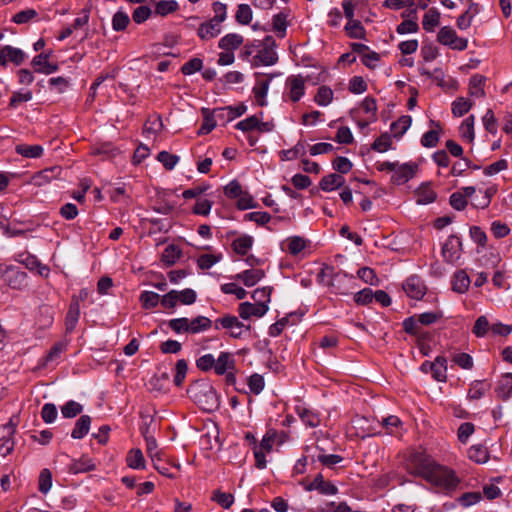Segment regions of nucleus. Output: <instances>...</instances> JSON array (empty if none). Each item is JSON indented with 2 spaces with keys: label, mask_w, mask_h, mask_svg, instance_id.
I'll list each match as a JSON object with an SVG mask.
<instances>
[{
  "label": "nucleus",
  "mask_w": 512,
  "mask_h": 512,
  "mask_svg": "<svg viewBox=\"0 0 512 512\" xmlns=\"http://www.w3.org/2000/svg\"><path fill=\"white\" fill-rule=\"evenodd\" d=\"M190 398L204 411L212 412L219 408L220 400L216 389L207 381H197L187 390Z\"/></svg>",
  "instance_id": "nucleus-1"
},
{
  "label": "nucleus",
  "mask_w": 512,
  "mask_h": 512,
  "mask_svg": "<svg viewBox=\"0 0 512 512\" xmlns=\"http://www.w3.org/2000/svg\"><path fill=\"white\" fill-rule=\"evenodd\" d=\"M168 326L177 334H197L210 329L212 326V321L205 316H197L193 319L182 317L169 320Z\"/></svg>",
  "instance_id": "nucleus-2"
},
{
  "label": "nucleus",
  "mask_w": 512,
  "mask_h": 512,
  "mask_svg": "<svg viewBox=\"0 0 512 512\" xmlns=\"http://www.w3.org/2000/svg\"><path fill=\"white\" fill-rule=\"evenodd\" d=\"M425 480L435 486L446 489L455 488L459 482L451 469L438 465L435 462L425 477Z\"/></svg>",
  "instance_id": "nucleus-3"
},
{
  "label": "nucleus",
  "mask_w": 512,
  "mask_h": 512,
  "mask_svg": "<svg viewBox=\"0 0 512 512\" xmlns=\"http://www.w3.org/2000/svg\"><path fill=\"white\" fill-rule=\"evenodd\" d=\"M434 462L425 452L415 451L407 458L405 467L409 474L425 479Z\"/></svg>",
  "instance_id": "nucleus-4"
},
{
  "label": "nucleus",
  "mask_w": 512,
  "mask_h": 512,
  "mask_svg": "<svg viewBox=\"0 0 512 512\" xmlns=\"http://www.w3.org/2000/svg\"><path fill=\"white\" fill-rule=\"evenodd\" d=\"M4 283L11 289L24 290L28 287V275L19 267L9 265L0 268Z\"/></svg>",
  "instance_id": "nucleus-5"
},
{
  "label": "nucleus",
  "mask_w": 512,
  "mask_h": 512,
  "mask_svg": "<svg viewBox=\"0 0 512 512\" xmlns=\"http://www.w3.org/2000/svg\"><path fill=\"white\" fill-rule=\"evenodd\" d=\"M284 101L297 103L305 95V79L301 75H291L285 82Z\"/></svg>",
  "instance_id": "nucleus-6"
},
{
  "label": "nucleus",
  "mask_w": 512,
  "mask_h": 512,
  "mask_svg": "<svg viewBox=\"0 0 512 512\" xmlns=\"http://www.w3.org/2000/svg\"><path fill=\"white\" fill-rule=\"evenodd\" d=\"M15 261L24 265L29 271L36 272L41 277L47 278L49 276V267L42 264L35 255L27 251L17 253Z\"/></svg>",
  "instance_id": "nucleus-7"
},
{
  "label": "nucleus",
  "mask_w": 512,
  "mask_h": 512,
  "mask_svg": "<svg viewBox=\"0 0 512 512\" xmlns=\"http://www.w3.org/2000/svg\"><path fill=\"white\" fill-rule=\"evenodd\" d=\"M276 41L272 36H266L260 44V49L255 56L259 62L265 66H271L277 63L278 55L275 51Z\"/></svg>",
  "instance_id": "nucleus-8"
},
{
  "label": "nucleus",
  "mask_w": 512,
  "mask_h": 512,
  "mask_svg": "<svg viewBox=\"0 0 512 512\" xmlns=\"http://www.w3.org/2000/svg\"><path fill=\"white\" fill-rule=\"evenodd\" d=\"M437 40L442 45L459 51L465 50L468 45L467 39L458 37L450 26H444L439 30Z\"/></svg>",
  "instance_id": "nucleus-9"
},
{
  "label": "nucleus",
  "mask_w": 512,
  "mask_h": 512,
  "mask_svg": "<svg viewBox=\"0 0 512 512\" xmlns=\"http://www.w3.org/2000/svg\"><path fill=\"white\" fill-rule=\"evenodd\" d=\"M89 290L82 288L78 295H74L71 299L68 315L66 317V332L72 330L78 322L80 316V302L85 301L89 297Z\"/></svg>",
  "instance_id": "nucleus-10"
},
{
  "label": "nucleus",
  "mask_w": 512,
  "mask_h": 512,
  "mask_svg": "<svg viewBox=\"0 0 512 512\" xmlns=\"http://www.w3.org/2000/svg\"><path fill=\"white\" fill-rule=\"evenodd\" d=\"M215 329H227L230 330V336L233 338H240L242 336L243 328L250 330L251 326H245L236 316L225 315L218 318L214 322Z\"/></svg>",
  "instance_id": "nucleus-11"
},
{
  "label": "nucleus",
  "mask_w": 512,
  "mask_h": 512,
  "mask_svg": "<svg viewBox=\"0 0 512 512\" xmlns=\"http://www.w3.org/2000/svg\"><path fill=\"white\" fill-rule=\"evenodd\" d=\"M26 58V54L19 48L5 45L0 47V65L7 66L13 63L16 66L21 65Z\"/></svg>",
  "instance_id": "nucleus-12"
},
{
  "label": "nucleus",
  "mask_w": 512,
  "mask_h": 512,
  "mask_svg": "<svg viewBox=\"0 0 512 512\" xmlns=\"http://www.w3.org/2000/svg\"><path fill=\"white\" fill-rule=\"evenodd\" d=\"M461 240L458 236L451 235L448 237L442 247V256L448 263H455L461 255Z\"/></svg>",
  "instance_id": "nucleus-13"
},
{
  "label": "nucleus",
  "mask_w": 512,
  "mask_h": 512,
  "mask_svg": "<svg viewBox=\"0 0 512 512\" xmlns=\"http://www.w3.org/2000/svg\"><path fill=\"white\" fill-rule=\"evenodd\" d=\"M403 289L406 294L413 299L419 300L426 294V286L423 280L416 276H410L403 284Z\"/></svg>",
  "instance_id": "nucleus-14"
},
{
  "label": "nucleus",
  "mask_w": 512,
  "mask_h": 512,
  "mask_svg": "<svg viewBox=\"0 0 512 512\" xmlns=\"http://www.w3.org/2000/svg\"><path fill=\"white\" fill-rule=\"evenodd\" d=\"M418 169V165L415 163H405L399 165L393 171L392 182L397 185H401L412 179Z\"/></svg>",
  "instance_id": "nucleus-15"
},
{
  "label": "nucleus",
  "mask_w": 512,
  "mask_h": 512,
  "mask_svg": "<svg viewBox=\"0 0 512 512\" xmlns=\"http://www.w3.org/2000/svg\"><path fill=\"white\" fill-rule=\"evenodd\" d=\"M305 490H316L323 495H336L338 493V488L330 481H326L321 473H318L315 478L305 486Z\"/></svg>",
  "instance_id": "nucleus-16"
},
{
  "label": "nucleus",
  "mask_w": 512,
  "mask_h": 512,
  "mask_svg": "<svg viewBox=\"0 0 512 512\" xmlns=\"http://www.w3.org/2000/svg\"><path fill=\"white\" fill-rule=\"evenodd\" d=\"M268 309V305L242 302L238 306V313L242 319L246 320L251 318L252 316L261 318L267 313Z\"/></svg>",
  "instance_id": "nucleus-17"
},
{
  "label": "nucleus",
  "mask_w": 512,
  "mask_h": 512,
  "mask_svg": "<svg viewBox=\"0 0 512 512\" xmlns=\"http://www.w3.org/2000/svg\"><path fill=\"white\" fill-rule=\"evenodd\" d=\"M471 279L467 272L463 269L457 270L451 280V288L458 294H464L468 291Z\"/></svg>",
  "instance_id": "nucleus-18"
},
{
  "label": "nucleus",
  "mask_w": 512,
  "mask_h": 512,
  "mask_svg": "<svg viewBox=\"0 0 512 512\" xmlns=\"http://www.w3.org/2000/svg\"><path fill=\"white\" fill-rule=\"evenodd\" d=\"M235 370V359L229 352H221L217 359H215V373L217 375H224L228 371Z\"/></svg>",
  "instance_id": "nucleus-19"
},
{
  "label": "nucleus",
  "mask_w": 512,
  "mask_h": 512,
  "mask_svg": "<svg viewBox=\"0 0 512 512\" xmlns=\"http://www.w3.org/2000/svg\"><path fill=\"white\" fill-rule=\"evenodd\" d=\"M15 152L24 158L36 159L43 155L44 149L39 144L19 143L15 146Z\"/></svg>",
  "instance_id": "nucleus-20"
},
{
  "label": "nucleus",
  "mask_w": 512,
  "mask_h": 512,
  "mask_svg": "<svg viewBox=\"0 0 512 512\" xmlns=\"http://www.w3.org/2000/svg\"><path fill=\"white\" fill-rule=\"evenodd\" d=\"M32 65L36 72L47 75L58 69L57 65L49 61V55L44 53L35 56L32 60Z\"/></svg>",
  "instance_id": "nucleus-21"
},
{
  "label": "nucleus",
  "mask_w": 512,
  "mask_h": 512,
  "mask_svg": "<svg viewBox=\"0 0 512 512\" xmlns=\"http://www.w3.org/2000/svg\"><path fill=\"white\" fill-rule=\"evenodd\" d=\"M264 276L263 269H248L236 274L235 279L242 281L245 286L251 287L256 285Z\"/></svg>",
  "instance_id": "nucleus-22"
},
{
  "label": "nucleus",
  "mask_w": 512,
  "mask_h": 512,
  "mask_svg": "<svg viewBox=\"0 0 512 512\" xmlns=\"http://www.w3.org/2000/svg\"><path fill=\"white\" fill-rule=\"evenodd\" d=\"M296 413L307 427L315 428L320 425L321 420L317 412L312 411L304 406H297Z\"/></svg>",
  "instance_id": "nucleus-23"
},
{
  "label": "nucleus",
  "mask_w": 512,
  "mask_h": 512,
  "mask_svg": "<svg viewBox=\"0 0 512 512\" xmlns=\"http://www.w3.org/2000/svg\"><path fill=\"white\" fill-rule=\"evenodd\" d=\"M3 443L0 447V452L3 456L9 454L14 448L12 436L15 433V424L10 420L7 424L3 425Z\"/></svg>",
  "instance_id": "nucleus-24"
},
{
  "label": "nucleus",
  "mask_w": 512,
  "mask_h": 512,
  "mask_svg": "<svg viewBox=\"0 0 512 512\" xmlns=\"http://www.w3.org/2000/svg\"><path fill=\"white\" fill-rule=\"evenodd\" d=\"M220 32L221 24L211 19L199 26L197 34L202 40H209L216 37Z\"/></svg>",
  "instance_id": "nucleus-25"
},
{
  "label": "nucleus",
  "mask_w": 512,
  "mask_h": 512,
  "mask_svg": "<svg viewBox=\"0 0 512 512\" xmlns=\"http://www.w3.org/2000/svg\"><path fill=\"white\" fill-rule=\"evenodd\" d=\"M344 183L345 179L342 175L331 173L321 179L319 186L323 191L329 192L342 187Z\"/></svg>",
  "instance_id": "nucleus-26"
},
{
  "label": "nucleus",
  "mask_w": 512,
  "mask_h": 512,
  "mask_svg": "<svg viewBox=\"0 0 512 512\" xmlns=\"http://www.w3.org/2000/svg\"><path fill=\"white\" fill-rule=\"evenodd\" d=\"M432 378L438 382L447 380V359L444 356H437L433 361L431 369Z\"/></svg>",
  "instance_id": "nucleus-27"
},
{
  "label": "nucleus",
  "mask_w": 512,
  "mask_h": 512,
  "mask_svg": "<svg viewBox=\"0 0 512 512\" xmlns=\"http://www.w3.org/2000/svg\"><path fill=\"white\" fill-rule=\"evenodd\" d=\"M243 41L242 35L229 33L219 40L218 46L225 51H234L242 45Z\"/></svg>",
  "instance_id": "nucleus-28"
},
{
  "label": "nucleus",
  "mask_w": 512,
  "mask_h": 512,
  "mask_svg": "<svg viewBox=\"0 0 512 512\" xmlns=\"http://www.w3.org/2000/svg\"><path fill=\"white\" fill-rule=\"evenodd\" d=\"M91 426V417L89 415H81L76 421L74 428L71 431V437L73 439H82L85 437Z\"/></svg>",
  "instance_id": "nucleus-29"
},
{
  "label": "nucleus",
  "mask_w": 512,
  "mask_h": 512,
  "mask_svg": "<svg viewBox=\"0 0 512 512\" xmlns=\"http://www.w3.org/2000/svg\"><path fill=\"white\" fill-rule=\"evenodd\" d=\"M487 78L480 74L473 75L469 80V94L473 97H484V86Z\"/></svg>",
  "instance_id": "nucleus-30"
},
{
  "label": "nucleus",
  "mask_w": 512,
  "mask_h": 512,
  "mask_svg": "<svg viewBox=\"0 0 512 512\" xmlns=\"http://www.w3.org/2000/svg\"><path fill=\"white\" fill-rule=\"evenodd\" d=\"M203 123L198 131L199 135H206L210 133L218 124L213 110L209 108H202Z\"/></svg>",
  "instance_id": "nucleus-31"
},
{
  "label": "nucleus",
  "mask_w": 512,
  "mask_h": 512,
  "mask_svg": "<svg viewBox=\"0 0 512 512\" xmlns=\"http://www.w3.org/2000/svg\"><path fill=\"white\" fill-rule=\"evenodd\" d=\"M253 242H254V239L252 236L242 235V236L236 238L232 242L231 246H232L233 251L236 254H238L240 256H244L251 249Z\"/></svg>",
  "instance_id": "nucleus-32"
},
{
  "label": "nucleus",
  "mask_w": 512,
  "mask_h": 512,
  "mask_svg": "<svg viewBox=\"0 0 512 512\" xmlns=\"http://www.w3.org/2000/svg\"><path fill=\"white\" fill-rule=\"evenodd\" d=\"M288 14L285 12H280L275 14L272 18V30L276 33L277 37L284 38L287 33Z\"/></svg>",
  "instance_id": "nucleus-33"
},
{
  "label": "nucleus",
  "mask_w": 512,
  "mask_h": 512,
  "mask_svg": "<svg viewBox=\"0 0 512 512\" xmlns=\"http://www.w3.org/2000/svg\"><path fill=\"white\" fill-rule=\"evenodd\" d=\"M151 2L155 5V14L160 16H167L168 14L174 13L179 8V4L176 0H151Z\"/></svg>",
  "instance_id": "nucleus-34"
},
{
  "label": "nucleus",
  "mask_w": 512,
  "mask_h": 512,
  "mask_svg": "<svg viewBox=\"0 0 512 512\" xmlns=\"http://www.w3.org/2000/svg\"><path fill=\"white\" fill-rule=\"evenodd\" d=\"M437 194L428 184H422L416 191L415 197L418 204H429L435 201Z\"/></svg>",
  "instance_id": "nucleus-35"
},
{
  "label": "nucleus",
  "mask_w": 512,
  "mask_h": 512,
  "mask_svg": "<svg viewBox=\"0 0 512 512\" xmlns=\"http://www.w3.org/2000/svg\"><path fill=\"white\" fill-rule=\"evenodd\" d=\"M62 173V168L60 166H54L50 168H46L42 170L39 174H37L33 181L36 185H42L46 182L51 181L52 179L58 178Z\"/></svg>",
  "instance_id": "nucleus-36"
},
{
  "label": "nucleus",
  "mask_w": 512,
  "mask_h": 512,
  "mask_svg": "<svg viewBox=\"0 0 512 512\" xmlns=\"http://www.w3.org/2000/svg\"><path fill=\"white\" fill-rule=\"evenodd\" d=\"M451 106L452 114L455 117H462L472 108L473 102L468 98L458 97L452 102Z\"/></svg>",
  "instance_id": "nucleus-37"
},
{
  "label": "nucleus",
  "mask_w": 512,
  "mask_h": 512,
  "mask_svg": "<svg viewBox=\"0 0 512 512\" xmlns=\"http://www.w3.org/2000/svg\"><path fill=\"white\" fill-rule=\"evenodd\" d=\"M496 392L503 400H507L510 397L512 393V373H506L501 377Z\"/></svg>",
  "instance_id": "nucleus-38"
},
{
  "label": "nucleus",
  "mask_w": 512,
  "mask_h": 512,
  "mask_svg": "<svg viewBox=\"0 0 512 512\" xmlns=\"http://www.w3.org/2000/svg\"><path fill=\"white\" fill-rule=\"evenodd\" d=\"M440 13L435 8H430L423 16L422 26L427 32L434 31L435 27L439 25Z\"/></svg>",
  "instance_id": "nucleus-39"
},
{
  "label": "nucleus",
  "mask_w": 512,
  "mask_h": 512,
  "mask_svg": "<svg viewBox=\"0 0 512 512\" xmlns=\"http://www.w3.org/2000/svg\"><path fill=\"white\" fill-rule=\"evenodd\" d=\"M417 316H411L403 321V329L407 334L417 336L419 340L425 338V333L420 328Z\"/></svg>",
  "instance_id": "nucleus-40"
},
{
  "label": "nucleus",
  "mask_w": 512,
  "mask_h": 512,
  "mask_svg": "<svg viewBox=\"0 0 512 512\" xmlns=\"http://www.w3.org/2000/svg\"><path fill=\"white\" fill-rule=\"evenodd\" d=\"M474 123L475 116L470 115L462 122L459 128L461 138L469 143H471L475 138Z\"/></svg>",
  "instance_id": "nucleus-41"
},
{
  "label": "nucleus",
  "mask_w": 512,
  "mask_h": 512,
  "mask_svg": "<svg viewBox=\"0 0 512 512\" xmlns=\"http://www.w3.org/2000/svg\"><path fill=\"white\" fill-rule=\"evenodd\" d=\"M469 459L478 463L484 464L489 460L488 449L483 445H474L469 449Z\"/></svg>",
  "instance_id": "nucleus-42"
},
{
  "label": "nucleus",
  "mask_w": 512,
  "mask_h": 512,
  "mask_svg": "<svg viewBox=\"0 0 512 512\" xmlns=\"http://www.w3.org/2000/svg\"><path fill=\"white\" fill-rule=\"evenodd\" d=\"M95 469V465L90 458L82 457L79 460L74 461L70 467L69 472L72 474H79L89 472Z\"/></svg>",
  "instance_id": "nucleus-43"
},
{
  "label": "nucleus",
  "mask_w": 512,
  "mask_h": 512,
  "mask_svg": "<svg viewBox=\"0 0 512 512\" xmlns=\"http://www.w3.org/2000/svg\"><path fill=\"white\" fill-rule=\"evenodd\" d=\"M182 256L181 249L174 244L168 245L163 253L161 260L167 265L171 266L176 263V261Z\"/></svg>",
  "instance_id": "nucleus-44"
},
{
  "label": "nucleus",
  "mask_w": 512,
  "mask_h": 512,
  "mask_svg": "<svg viewBox=\"0 0 512 512\" xmlns=\"http://www.w3.org/2000/svg\"><path fill=\"white\" fill-rule=\"evenodd\" d=\"M126 462L133 469L145 468V459L140 449H131L126 457Z\"/></svg>",
  "instance_id": "nucleus-45"
},
{
  "label": "nucleus",
  "mask_w": 512,
  "mask_h": 512,
  "mask_svg": "<svg viewBox=\"0 0 512 512\" xmlns=\"http://www.w3.org/2000/svg\"><path fill=\"white\" fill-rule=\"evenodd\" d=\"M412 118L409 115L401 116L397 121L391 124V131L394 137H401L411 126Z\"/></svg>",
  "instance_id": "nucleus-46"
},
{
  "label": "nucleus",
  "mask_w": 512,
  "mask_h": 512,
  "mask_svg": "<svg viewBox=\"0 0 512 512\" xmlns=\"http://www.w3.org/2000/svg\"><path fill=\"white\" fill-rule=\"evenodd\" d=\"M280 154L283 161H289L303 157L306 154L305 143L299 141L293 148L282 150Z\"/></svg>",
  "instance_id": "nucleus-47"
},
{
  "label": "nucleus",
  "mask_w": 512,
  "mask_h": 512,
  "mask_svg": "<svg viewBox=\"0 0 512 512\" xmlns=\"http://www.w3.org/2000/svg\"><path fill=\"white\" fill-rule=\"evenodd\" d=\"M139 300L145 309H153L161 303L160 295L153 291H143L140 294Z\"/></svg>",
  "instance_id": "nucleus-48"
},
{
  "label": "nucleus",
  "mask_w": 512,
  "mask_h": 512,
  "mask_svg": "<svg viewBox=\"0 0 512 512\" xmlns=\"http://www.w3.org/2000/svg\"><path fill=\"white\" fill-rule=\"evenodd\" d=\"M333 95V90L330 87L322 85L318 88L314 101L319 106H327L332 102Z\"/></svg>",
  "instance_id": "nucleus-49"
},
{
  "label": "nucleus",
  "mask_w": 512,
  "mask_h": 512,
  "mask_svg": "<svg viewBox=\"0 0 512 512\" xmlns=\"http://www.w3.org/2000/svg\"><path fill=\"white\" fill-rule=\"evenodd\" d=\"M345 31L347 35L353 39H364L366 34L361 22L356 20L348 21L345 26Z\"/></svg>",
  "instance_id": "nucleus-50"
},
{
  "label": "nucleus",
  "mask_w": 512,
  "mask_h": 512,
  "mask_svg": "<svg viewBox=\"0 0 512 512\" xmlns=\"http://www.w3.org/2000/svg\"><path fill=\"white\" fill-rule=\"evenodd\" d=\"M383 6L393 10H399L403 7L411 8L410 14L416 18L417 9L414 0H385Z\"/></svg>",
  "instance_id": "nucleus-51"
},
{
  "label": "nucleus",
  "mask_w": 512,
  "mask_h": 512,
  "mask_svg": "<svg viewBox=\"0 0 512 512\" xmlns=\"http://www.w3.org/2000/svg\"><path fill=\"white\" fill-rule=\"evenodd\" d=\"M211 500L216 502L224 509H229L234 503V496L231 493L215 490L212 493Z\"/></svg>",
  "instance_id": "nucleus-52"
},
{
  "label": "nucleus",
  "mask_w": 512,
  "mask_h": 512,
  "mask_svg": "<svg viewBox=\"0 0 512 512\" xmlns=\"http://www.w3.org/2000/svg\"><path fill=\"white\" fill-rule=\"evenodd\" d=\"M287 251L297 255L306 248V240L300 236H292L286 240Z\"/></svg>",
  "instance_id": "nucleus-53"
},
{
  "label": "nucleus",
  "mask_w": 512,
  "mask_h": 512,
  "mask_svg": "<svg viewBox=\"0 0 512 512\" xmlns=\"http://www.w3.org/2000/svg\"><path fill=\"white\" fill-rule=\"evenodd\" d=\"M52 473L48 468L41 470L38 478V489L42 494H47L52 487Z\"/></svg>",
  "instance_id": "nucleus-54"
},
{
  "label": "nucleus",
  "mask_w": 512,
  "mask_h": 512,
  "mask_svg": "<svg viewBox=\"0 0 512 512\" xmlns=\"http://www.w3.org/2000/svg\"><path fill=\"white\" fill-rule=\"evenodd\" d=\"M92 153L103 156V159H110L116 156L119 150L111 143H103L94 147Z\"/></svg>",
  "instance_id": "nucleus-55"
},
{
  "label": "nucleus",
  "mask_w": 512,
  "mask_h": 512,
  "mask_svg": "<svg viewBox=\"0 0 512 512\" xmlns=\"http://www.w3.org/2000/svg\"><path fill=\"white\" fill-rule=\"evenodd\" d=\"M252 10L248 4H239L235 19L239 24L248 25L252 20Z\"/></svg>",
  "instance_id": "nucleus-56"
},
{
  "label": "nucleus",
  "mask_w": 512,
  "mask_h": 512,
  "mask_svg": "<svg viewBox=\"0 0 512 512\" xmlns=\"http://www.w3.org/2000/svg\"><path fill=\"white\" fill-rule=\"evenodd\" d=\"M272 287L257 288L252 293V298L257 304L268 305L271 300Z\"/></svg>",
  "instance_id": "nucleus-57"
},
{
  "label": "nucleus",
  "mask_w": 512,
  "mask_h": 512,
  "mask_svg": "<svg viewBox=\"0 0 512 512\" xmlns=\"http://www.w3.org/2000/svg\"><path fill=\"white\" fill-rule=\"evenodd\" d=\"M130 23V18L127 13L117 11L112 18V28L115 31H124Z\"/></svg>",
  "instance_id": "nucleus-58"
},
{
  "label": "nucleus",
  "mask_w": 512,
  "mask_h": 512,
  "mask_svg": "<svg viewBox=\"0 0 512 512\" xmlns=\"http://www.w3.org/2000/svg\"><path fill=\"white\" fill-rule=\"evenodd\" d=\"M222 259V255L202 254L197 259V265L201 270L210 269Z\"/></svg>",
  "instance_id": "nucleus-59"
},
{
  "label": "nucleus",
  "mask_w": 512,
  "mask_h": 512,
  "mask_svg": "<svg viewBox=\"0 0 512 512\" xmlns=\"http://www.w3.org/2000/svg\"><path fill=\"white\" fill-rule=\"evenodd\" d=\"M38 17V12L35 9L28 8L19 11L12 17V21L16 24H26Z\"/></svg>",
  "instance_id": "nucleus-60"
},
{
  "label": "nucleus",
  "mask_w": 512,
  "mask_h": 512,
  "mask_svg": "<svg viewBox=\"0 0 512 512\" xmlns=\"http://www.w3.org/2000/svg\"><path fill=\"white\" fill-rule=\"evenodd\" d=\"M188 365L185 359H179L175 365L174 384L180 387L186 377Z\"/></svg>",
  "instance_id": "nucleus-61"
},
{
  "label": "nucleus",
  "mask_w": 512,
  "mask_h": 512,
  "mask_svg": "<svg viewBox=\"0 0 512 512\" xmlns=\"http://www.w3.org/2000/svg\"><path fill=\"white\" fill-rule=\"evenodd\" d=\"M214 116L216 117L217 123L220 125H226L227 123L234 120L232 116L231 106L219 107L213 109Z\"/></svg>",
  "instance_id": "nucleus-62"
},
{
  "label": "nucleus",
  "mask_w": 512,
  "mask_h": 512,
  "mask_svg": "<svg viewBox=\"0 0 512 512\" xmlns=\"http://www.w3.org/2000/svg\"><path fill=\"white\" fill-rule=\"evenodd\" d=\"M391 146V136L388 133H384L375 139L374 143L372 144V149L379 153H383L388 151Z\"/></svg>",
  "instance_id": "nucleus-63"
},
{
  "label": "nucleus",
  "mask_w": 512,
  "mask_h": 512,
  "mask_svg": "<svg viewBox=\"0 0 512 512\" xmlns=\"http://www.w3.org/2000/svg\"><path fill=\"white\" fill-rule=\"evenodd\" d=\"M490 328L487 317L482 315L476 319L472 332L476 337L480 338L484 337Z\"/></svg>",
  "instance_id": "nucleus-64"
}]
</instances>
